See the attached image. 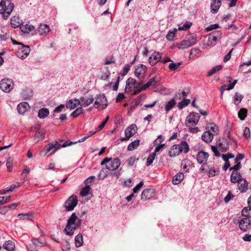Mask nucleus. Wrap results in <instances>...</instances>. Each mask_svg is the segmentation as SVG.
<instances>
[{"mask_svg":"<svg viewBox=\"0 0 251 251\" xmlns=\"http://www.w3.org/2000/svg\"><path fill=\"white\" fill-rule=\"evenodd\" d=\"M143 84V82H137V81L132 78L129 77L126 81V86L125 88V91L126 92L132 91V88L130 86V85L140 86Z\"/></svg>","mask_w":251,"mask_h":251,"instance_id":"19","label":"nucleus"},{"mask_svg":"<svg viewBox=\"0 0 251 251\" xmlns=\"http://www.w3.org/2000/svg\"><path fill=\"white\" fill-rule=\"evenodd\" d=\"M50 26L47 24H42L38 28V32L40 35H47L50 32Z\"/></svg>","mask_w":251,"mask_h":251,"instance_id":"26","label":"nucleus"},{"mask_svg":"<svg viewBox=\"0 0 251 251\" xmlns=\"http://www.w3.org/2000/svg\"><path fill=\"white\" fill-rule=\"evenodd\" d=\"M219 173V169L213 168L210 169L208 172V175L209 177L214 176Z\"/></svg>","mask_w":251,"mask_h":251,"instance_id":"52","label":"nucleus"},{"mask_svg":"<svg viewBox=\"0 0 251 251\" xmlns=\"http://www.w3.org/2000/svg\"><path fill=\"white\" fill-rule=\"evenodd\" d=\"M90 190V186L86 184V186L80 192V196L82 197L87 196L89 194Z\"/></svg>","mask_w":251,"mask_h":251,"instance_id":"43","label":"nucleus"},{"mask_svg":"<svg viewBox=\"0 0 251 251\" xmlns=\"http://www.w3.org/2000/svg\"><path fill=\"white\" fill-rule=\"evenodd\" d=\"M81 220L78 219L75 213H73L67 221V224L64 229L65 233L69 236H72L75 230L80 226Z\"/></svg>","mask_w":251,"mask_h":251,"instance_id":"1","label":"nucleus"},{"mask_svg":"<svg viewBox=\"0 0 251 251\" xmlns=\"http://www.w3.org/2000/svg\"><path fill=\"white\" fill-rule=\"evenodd\" d=\"M75 245L76 248H79L82 246L83 243V236L81 234H77L75 239Z\"/></svg>","mask_w":251,"mask_h":251,"instance_id":"37","label":"nucleus"},{"mask_svg":"<svg viewBox=\"0 0 251 251\" xmlns=\"http://www.w3.org/2000/svg\"><path fill=\"white\" fill-rule=\"evenodd\" d=\"M94 106L96 108H100L101 106L102 110L107 106V100L104 94H99L95 101Z\"/></svg>","mask_w":251,"mask_h":251,"instance_id":"9","label":"nucleus"},{"mask_svg":"<svg viewBox=\"0 0 251 251\" xmlns=\"http://www.w3.org/2000/svg\"><path fill=\"white\" fill-rule=\"evenodd\" d=\"M20 29L24 33H28L34 29V26L28 24H24L23 23L21 25Z\"/></svg>","mask_w":251,"mask_h":251,"instance_id":"32","label":"nucleus"},{"mask_svg":"<svg viewBox=\"0 0 251 251\" xmlns=\"http://www.w3.org/2000/svg\"><path fill=\"white\" fill-rule=\"evenodd\" d=\"M13 82L9 79H3L0 82V88L4 92H9L12 89Z\"/></svg>","mask_w":251,"mask_h":251,"instance_id":"12","label":"nucleus"},{"mask_svg":"<svg viewBox=\"0 0 251 251\" xmlns=\"http://www.w3.org/2000/svg\"><path fill=\"white\" fill-rule=\"evenodd\" d=\"M238 181L237 187L241 193H245L248 190V182L245 178Z\"/></svg>","mask_w":251,"mask_h":251,"instance_id":"22","label":"nucleus"},{"mask_svg":"<svg viewBox=\"0 0 251 251\" xmlns=\"http://www.w3.org/2000/svg\"><path fill=\"white\" fill-rule=\"evenodd\" d=\"M144 185V182L143 181H141L139 183H138L133 189V193H137L139 190L141 188V187Z\"/></svg>","mask_w":251,"mask_h":251,"instance_id":"61","label":"nucleus"},{"mask_svg":"<svg viewBox=\"0 0 251 251\" xmlns=\"http://www.w3.org/2000/svg\"><path fill=\"white\" fill-rule=\"evenodd\" d=\"M243 135L246 138H249L250 137V130L248 127L245 128Z\"/></svg>","mask_w":251,"mask_h":251,"instance_id":"64","label":"nucleus"},{"mask_svg":"<svg viewBox=\"0 0 251 251\" xmlns=\"http://www.w3.org/2000/svg\"><path fill=\"white\" fill-rule=\"evenodd\" d=\"M22 23V20L19 16H14L11 19V25L14 28H16L19 26L21 27Z\"/></svg>","mask_w":251,"mask_h":251,"instance_id":"27","label":"nucleus"},{"mask_svg":"<svg viewBox=\"0 0 251 251\" xmlns=\"http://www.w3.org/2000/svg\"><path fill=\"white\" fill-rule=\"evenodd\" d=\"M222 32L221 31H216L211 33L208 36V45H212L213 42L215 43L220 40L222 37Z\"/></svg>","mask_w":251,"mask_h":251,"instance_id":"16","label":"nucleus"},{"mask_svg":"<svg viewBox=\"0 0 251 251\" xmlns=\"http://www.w3.org/2000/svg\"><path fill=\"white\" fill-rule=\"evenodd\" d=\"M77 202L78 201L76 196L73 195L70 196L66 201L64 207L67 211H72L76 206Z\"/></svg>","mask_w":251,"mask_h":251,"instance_id":"10","label":"nucleus"},{"mask_svg":"<svg viewBox=\"0 0 251 251\" xmlns=\"http://www.w3.org/2000/svg\"><path fill=\"white\" fill-rule=\"evenodd\" d=\"M49 114V110L48 108H42L38 112V117L41 119H44Z\"/></svg>","mask_w":251,"mask_h":251,"instance_id":"38","label":"nucleus"},{"mask_svg":"<svg viewBox=\"0 0 251 251\" xmlns=\"http://www.w3.org/2000/svg\"><path fill=\"white\" fill-rule=\"evenodd\" d=\"M208 157L209 154L203 151H200L197 154L196 159L197 162L201 165L200 168L201 172H204L207 170L205 168V165L206 164Z\"/></svg>","mask_w":251,"mask_h":251,"instance_id":"5","label":"nucleus"},{"mask_svg":"<svg viewBox=\"0 0 251 251\" xmlns=\"http://www.w3.org/2000/svg\"><path fill=\"white\" fill-rule=\"evenodd\" d=\"M20 186L19 183L17 182L16 184H12L9 188H7V191L11 192L13 191L15 188H18Z\"/></svg>","mask_w":251,"mask_h":251,"instance_id":"63","label":"nucleus"},{"mask_svg":"<svg viewBox=\"0 0 251 251\" xmlns=\"http://www.w3.org/2000/svg\"><path fill=\"white\" fill-rule=\"evenodd\" d=\"M79 101L81 106L87 107L93 102L94 98L92 97H82L80 98Z\"/></svg>","mask_w":251,"mask_h":251,"instance_id":"24","label":"nucleus"},{"mask_svg":"<svg viewBox=\"0 0 251 251\" xmlns=\"http://www.w3.org/2000/svg\"><path fill=\"white\" fill-rule=\"evenodd\" d=\"M83 109L81 107L76 108L74 111H73L71 116L74 118H76L83 113Z\"/></svg>","mask_w":251,"mask_h":251,"instance_id":"50","label":"nucleus"},{"mask_svg":"<svg viewBox=\"0 0 251 251\" xmlns=\"http://www.w3.org/2000/svg\"><path fill=\"white\" fill-rule=\"evenodd\" d=\"M190 150L189 145L185 141H182L178 144L173 145L168 152L170 157H175L181 153H187Z\"/></svg>","mask_w":251,"mask_h":251,"instance_id":"2","label":"nucleus"},{"mask_svg":"<svg viewBox=\"0 0 251 251\" xmlns=\"http://www.w3.org/2000/svg\"><path fill=\"white\" fill-rule=\"evenodd\" d=\"M13 162V160L12 158H8L6 161V165L7 168V170L9 172L11 171L12 169Z\"/></svg>","mask_w":251,"mask_h":251,"instance_id":"55","label":"nucleus"},{"mask_svg":"<svg viewBox=\"0 0 251 251\" xmlns=\"http://www.w3.org/2000/svg\"><path fill=\"white\" fill-rule=\"evenodd\" d=\"M199 113L192 112L188 115L185 120V125L187 127L194 126L198 124L200 118Z\"/></svg>","mask_w":251,"mask_h":251,"instance_id":"7","label":"nucleus"},{"mask_svg":"<svg viewBox=\"0 0 251 251\" xmlns=\"http://www.w3.org/2000/svg\"><path fill=\"white\" fill-rule=\"evenodd\" d=\"M106 164V168L110 171L116 170L121 165V160L118 158H115L113 159L112 158L105 157L101 161L100 165H103Z\"/></svg>","mask_w":251,"mask_h":251,"instance_id":"4","label":"nucleus"},{"mask_svg":"<svg viewBox=\"0 0 251 251\" xmlns=\"http://www.w3.org/2000/svg\"><path fill=\"white\" fill-rule=\"evenodd\" d=\"M138 85L135 86L134 88H135V90H134L133 92L132 93V95H136L140 92H141L143 91H144L146 89L144 85H142V86L140 88H137Z\"/></svg>","mask_w":251,"mask_h":251,"instance_id":"58","label":"nucleus"},{"mask_svg":"<svg viewBox=\"0 0 251 251\" xmlns=\"http://www.w3.org/2000/svg\"><path fill=\"white\" fill-rule=\"evenodd\" d=\"M147 71V67L143 64H138L135 67L134 74L139 79H144Z\"/></svg>","mask_w":251,"mask_h":251,"instance_id":"11","label":"nucleus"},{"mask_svg":"<svg viewBox=\"0 0 251 251\" xmlns=\"http://www.w3.org/2000/svg\"><path fill=\"white\" fill-rule=\"evenodd\" d=\"M222 68V65H218L216 67H213L211 70H210L208 72L207 74V76H211L215 73H216L217 72L221 70Z\"/></svg>","mask_w":251,"mask_h":251,"instance_id":"41","label":"nucleus"},{"mask_svg":"<svg viewBox=\"0 0 251 251\" xmlns=\"http://www.w3.org/2000/svg\"><path fill=\"white\" fill-rule=\"evenodd\" d=\"M29 108L28 103L24 102L20 103L17 106V110L19 114H23Z\"/></svg>","mask_w":251,"mask_h":251,"instance_id":"28","label":"nucleus"},{"mask_svg":"<svg viewBox=\"0 0 251 251\" xmlns=\"http://www.w3.org/2000/svg\"><path fill=\"white\" fill-rule=\"evenodd\" d=\"M176 102L174 99L169 101L165 105V110L167 113L172 109L176 105Z\"/></svg>","mask_w":251,"mask_h":251,"instance_id":"36","label":"nucleus"},{"mask_svg":"<svg viewBox=\"0 0 251 251\" xmlns=\"http://www.w3.org/2000/svg\"><path fill=\"white\" fill-rule=\"evenodd\" d=\"M190 103V100L189 99H184L183 100L178 102V107L179 109H182L185 106H186Z\"/></svg>","mask_w":251,"mask_h":251,"instance_id":"47","label":"nucleus"},{"mask_svg":"<svg viewBox=\"0 0 251 251\" xmlns=\"http://www.w3.org/2000/svg\"><path fill=\"white\" fill-rule=\"evenodd\" d=\"M218 28H219V24H215L211 25L209 26H208V27H206L205 30L207 31H211V30H212L213 29H217Z\"/></svg>","mask_w":251,"mask_h":251,"instance_id":"59","label":"nucleus"},{"mask_svg":"<svg viewBox=\"0 0 251 251\" xmlns=\"http://www.w3.org/2000/svg\"><path fill=\"white\" fill-rule=\"evenodd\" d=\"M176 31V29H174L173 31H170L166 36L167 39L170 41H173L175 37Z\"/></svg>","mask_w":251,"mask_h":251,"instance_id":"49","label":"nucleus"},{"mask_svg":"<svg viewBox=\"0 0 251 251\" xmlns=\"http://www.w3.org/2000/svg\"><path fill=\"white\" fill-rule=\"evenodd\" d=\"M60 148L61 144L59 143V142H51L45 146L41 152H45V155H46L48 153L53 154Z\"/></svg>","mask_w":251,"mask_h":251,"instance_id":"6","label":"nucleus"},{"mask_svg":"<svg viewBox=\"0 0 251 251\" xmlns=\"http://www.w3.org/2000/svg\"><path fill=\"white\" fill-rule=\"evenodd\" d=\"M80 104V101L78 99H75L70 100L67 101L66 106L67 108L74 109Z\"/></svg>","mask_w":251,"mask_h":251,"instance_id":"29","label":"nucleus"},{"mask_svg":"<svg viewBox=\"0 0 251 251\" xmlns=\"http://www.w3.org/2000/svg\"><path fill=\"white\" fill-rule=\"evenodd\" d=\"M222 5L221 0H212L211 3V12L215 14L216 13Z\"/></svg>","mask_w":251,"mask_h":251,"instance_id":"23","label":"nucleus"},{"mask_svg":"<svg viewBox=\"0 0 251 251\" xmlns=\"http://www.w3.org/2000/svg\"><path fill=\"white\" fill-rule=\"evenodd\" d=\"M244 96L241 94L236 92L234 95V103L236 105H238L239 103L242 101Z\"/></svg>","mask_w":251,"mask_h":251,"instance_id":"44","label":"nucleus"},{"mask_svg":"<svg viewBox=\"0 0 251 251\" xmlns=\"http://www.w3.org/2000/svg\"><path fill=\"white\" fill-rule=\"evenodd\" d=\"M248 110L245 108H241L238 112V117L241 120H244L247 116Z\"/></svg>","mask_w":251,"mask_h":251,"instance_id":"45","label":"nucleus"},{"mask_svg":"<svg viewBox=\"0 0 251 251\" xmlns=\"http://www.w3.org/2000/svg\"><path fill=\"white\" fill-rule=\"evenodd\" d=\"M242 215L247 218L251 217V206L244 208L242 211Z\"/></svg>","mask_w":251,"mask_h":251,"instance_id":"39","label":"nucleus"},{"mask_svg":"<svg viewBox=\"0 0 251 251\" xmlns=\"http://www.w3.org/2000/svg\"><path fill=\"white\" fill-rule=\"evenodd\" d=\"M233 197L234 196L232 194L231 192L229 191L227 195L224 198L225 202H228L233 198Z\"/></svg>","mask_w":251,"mask_h":251,"instance_id":"62","label":"nucleus"},{"mask_svg":"<svg viewBox=\"0 0 251 251\" xmlns=\"http://www.w3.org/2000/svg\"><path fill=\"white\" fill-rule=\"evenodd\" d=\"M34 213L32 212H28L25 214H19L17 217L21 220L33 221L34 218Z\"/></svg>","mask_w":251,"mask_h":251,"instance_id":"30","label":"nucleus"},{"mask_svg":"<svg viewBox=\"0 0 251 251\" xmlns=\"http://www.w3.org/2000/svg\"><path fill=\"white\" fill-rule=\"evenodd\" d=\"M192 23L190 22H185L182 26L178 27L179 30H187L191 26Z\"/></svg>","mask_w":251,"mask_h":251,"instance_id":"51","label":"nucleus"},{"mask_svg":"<svg viewBox=\"0 0 251 251\" xmlns=\"http://www.w3.org/2000/svg\"><path fill=\"white\" fill-rule=\"evenodd\" d=\"M239 169L232 170V172L230 176V181L233 183H236L241 180H243L241 174L238 172Z\"/></svg>","mask_w":251,"mask_h":251,"instance_id":"20","label":"nucleus"},{"mask_svg":"<svg viewBox=\"0 0 251 251\" xmlns=\"http://www.w3.org/2000/svg\"><path fill=\"white\" fill-rule=\"evenodd\" d=\"M21 48L19 49L18 51V56L21 59L25 58L29 54L30 49L29 46H25L23 44H20Z\"/></svg>","mask_w":251,"mask_h":251,"instance_id":"15","label":"nucleus"},{"mask_svg":"<svg viewBox=\"0 0 251 251\" xmlns=\"http://www.w3.org/2000/svg\"><path fill=\"white\" fill-rule=\"evenodd\" d=\"M226 139L227 142L229 143V146L233 145L234 148H237V143H236V140L234 139L231 138L229 136V135H228L226 137Z\"/></svg>","mask_w":251,"mask_h":251,"instance_id":"54","label":"nucleus"},{"mask_svg":"<svg viewBox=\"0 0 251 251\" xmlns=\"http://www.w3.org/2000/svg\"><path fill=\"white\" fill-rule=\"evenodd\" d=\"M10 196L0 197V205H3L10 201Z\"/></svg>","mask_w":251,"mask_h":251,"instance_id":"57","label":"nucleus"},{"mask_svg":"<svg viewBox=\"0 0 251 251\" xmlns=\"http://www.w3.org/2000/svg\"><path fill=\"white\" fill-rule=\"evenodd\" d=\"M245 158L244 154L238 153L234 159V166L229 168V170L240 169L241 168V161Z\"/></svg>","mask_w":251,"mask_h":251,"instance_id":"21","label":"nucleus"},{"mask_svg":"<svg viewBox=\"0 0 251 251\" xmlns=\"http://www.w3.org/2000/svg\"><path fill=\"white\" fill-rule=\"evenodd\" d=\"M189 42L190 41L187 40V39L186 40H182L180 43V46L179 47V48L184 49H187L192 46L191 44Z\"/></svg>","mask_w":251,"mask_h":251,"instance_id":"48","label":"nucleus"},{"mask_svg":"<svg viewBox=\"0 0 251 251\" xmlns=\"http://www.w3.org/2000/svg\"><path fill=\"white\" fill-rule=\"evenodd\" d=\"M217 147L222 152H226L228 149L229 143L227 142L226 138L223 139V141L221 142L219 139L216 143Z\"/></svg>","mask_w":251,"mask_h":251,"instance_id":"18","label":"nucleus"},{"mask_svg":"<svg viewBox=\"0 0 251 251\" xmlns=\"http://www.w3.org/2000/svg\"><path fill=\"white\" fill-rule=\"evenodd\" d=\"M164 140V138H163V136L160 135L158 136V138L154 141L153 143L155 145L162 144V143Z\"/></svg>","mask_w":251,"mask_h":251,"instance_id":"60","label":"nucleus"},{"mask_svg":"<svg viewBox=\"0 0 251 251\" xmlns=\"http://www.w3.org/2000/svg\"><path fill=\"white\" fill-rule=\"evenodd\" d=\"M213 134L210 131L207 130L203 132L201 138L205 142L210 143L213 139Z\"/></svg>","mask_w":251,"mask_h":251,"instance_id":"25","label":"nucleus"},{"mask_svg":"<svg viewBox=\"0 0 251 251\" xmlns=\"http://www.w3.org/2000/svg\"><path fill=\"white\" fill-rule=\"evenodd\" d=\"M162 55V53L154 51L149 58L148 62L149 64L152 66L156 65L161 60Z\"/></svg>","mask_w":251,"mask_h":251,"instance_id":"13","label":"nucleus"},{"mask_svg":"<svg viewBox=\"0 0 251 251\" xmlns=\"http://www.w3.org/2000/svg\"><path fill=\"white\" fill-rule=\"evenodd\" d=\"M206 129H208V130H211L212 131V134H213V135L215 134H217V132L218 131V127L217 126H216L215 124L212 123L208 125Z\"/></svg>","mask_w":251,"mask_h":251,"instance_id":"42","label":"nucleus"},{"mask_svg":"<svg viewBox=\"0 0 251 251\" xmlns=\"http://www.w3.org/2000/svg\"><path fill=\"white\" fill-rule=\"evenodd\" d=\"M187 40L190 41L189 42L192 46L194 45L197 43V37L194 34H189L186 37Z\"/></svg>","mask_w":251,"mask_h":251,"instance_id":"46","label":"nucleus"},{"mask_svg":"<svg viewBox=\"0 0 251 251\" xmlns=\"http://www.w3.org/2000/svg\"><path fill=\"white\" fill-rule=\"evenodd\" d=\"M156 155L155 152H153L149 155L147 160V166H149L152 163Z\"/></svg>","mask_w":251,"mask_h":251,"instance_id":"53","label":"nucleus"},{"mask_svg":"<svg viewBox=\"0 0 251 251\" xmlns=\"http://www.w3.org/2000/svg\"><path fill=\"white\" fill-rule=\"evenodd\" d=\"M158 82V80L157 79V77L156 76H155L150 78L149 80V81L146 84H144L143 85L145 87L146 89H147L150 86H155Z\"/></svg>","mask_w":251,"mask_h":251,"instance_id":"34","label":"nucleus"},{"mask_svg":"<svg viewBox=\"0 0 251 251\" xmlns=\"http://www.w3.org/2000/svg\"><path fill=\"white\" fill-rule=\"evenodd\" d=\"M181 64V63L179 62L177 63H175L174 62H172L169 65V69L171 71H175L176 70Z\"/></svg>","mask_w":251,"mask_h":251,"instance_id":"56","label":"nucleus"},{"mask_svg":"<svg viewBox=\"0 0 251 251\" xmlns=\"http://www.w3.org/2000/svg\"><path fill=\"white\" fill-rule=\"evenodd\" d=\"M45 131L44 130H38L36 132L34 140L35 142L37 143L42 141L45 138Z\"/></svg>","mask_w":251,"mask_h":251,"instance_id":"33","label":"nucleus"},{"mask_svg":"<svg viewBox=\"0 0 251 251\" xmlns=\"http://www.w3.org/2000/svg\"><path fill=\"white\" fill-rule=\"evenodd\" d=\"M251 226V221L247 218L242 219L239 222V227L243 232H246Z\"/></svg>","mask_w":251,"mask_h":251,"instance_id":"14","label":"nucleus"},{"mask_svg":"<svg viewBox=\"0 0 251 251\" xmlns=\"http://www.w3.org/2000/svg\"><path fill=\"white\" fill-rule=\"evenodd\" d=\"M138 128L135 124H132L127 127L125 130V137H122L120 140L122 142L127 141L129 138L134 135L137 132Z\"/></svg>","mask_w":251,"mask_h":251,"instance_id":"8","label":"nucleus"},{"mask_svg":"<svg viewBox=\"0 0 251 251\" xmlns=\"http://www.w3.org/2000/svg\"><path fill=\"white\" fill-rule=\"evenodd\" d=\"M155 191L152 188L146 189L143 191L141 194V200H149L152 198L155 195Z\"/></svg>","mask_w":251,"mask_h":251,"instance_id":"17","label":"nucleus"},{"mask_svg":"<svg viewBox=\"0 0 251 251\" xmlns=\"http://www.w3.org/2000/svg\"><path fill=\"white\" fill-rule=\"evenodd\" d=\"M3 247L8 251H13L15 250V248L14 242L10 240L6 241L3 244Z\"/></svg>","mask_w":251,"mask_h":251,"instance_id":"35","label":"nucleus"},{"mask_svg":"<svg viewBox=\"0 0 251 251\" xmlns=\"http://www.w3.org/2000/svg\"><path fill=\"white\" fill-rule=\"evenodd\" d=\"M140 143V140H136L130 143L127 147V150L132 151L135 150L137 147L139 146Z\"/></svg>","mask_w":251,"mask_h":251,"instance_id":"40","label":"nucleus"},{"mask_svg":"<svg viewBox=\"0 0 251 251\" xmlns=\"http://www.w3.org/2000/svg\"><path fill=\"white\" fill-rule=\"evenodd\" d=\"M184 175L182 173H178L173 178L172 183L173 184L177 185L179 184L184 179Z\"/></svg>","mask_w":251,"mask_h":251,"instance_id":"31","label":"nucleus"},{"mask_svg":"<svg viewBox=\"0 0 251 251\" xmlns=\"http://www.w3.org/2000/svg\"><path fill=\"white\" fill-rule=\"evenodd\" d=\"M11 0H3L0 2V14L5 20L8 19L14 7V5L11 2Z\"/></svg>","mask_w":251,"mask_h":251,"instance_id":"3","label":"nucleus"}]
</instances>
